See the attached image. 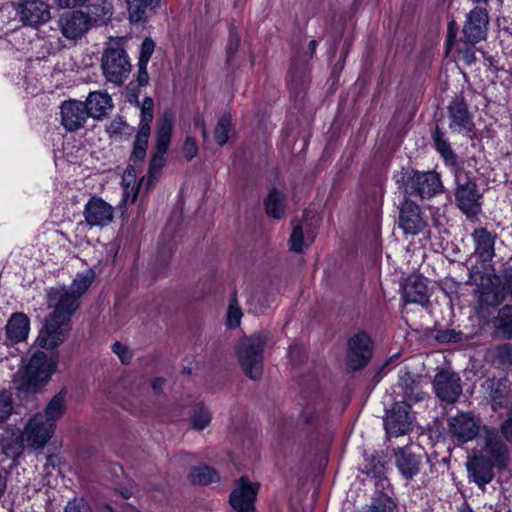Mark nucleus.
<instances>
[{
	"label": "nucleus",
	"instance_id": "1",
	"mask_svg": "<svg viewBox=\"0 0 512 512\" xmlns=\"http://www.w3.org/2000/svg\"><path fill=\"white\" fill-rule=\"evenodd\" d=\"M57 363V356L49 359L44 352H35L24 370L18 373L16 389L25 394L40 392L56 371Z\"/></svg>",
	"mask_w": 512,
	"mask_h": 512
},
{
	"label": "nucleus",
	"instance_id": "2",
	"mask_svg": "<svg viewBox=\"0 0 512 512\" xmlns=\"http://www.w3.org/2000/svg\"><path fill=\"white\" fill-rule=\"evenodd\" d=\"M454 198L458 209L467 217H477L482 211L483 193L476 177L463 167L454 169Z\"/></svg>",
	"mask_w": 512,
	"mask_h": 512
},
{
	"label": "nucleus",
	"instance_id": "3",
	"mask_svg": "<svg viewBox=\"0 0 512 512\" xmlns=\"http://www.w3.org/2000/svg\"><path fill=\"white\" fill-rule=\"evenodd\" d=\"M121 37L109 38L101 56V69L104 78L113 84L121 85L129 76L132 65Z\"/></svg>",
	"mask_w": 512,
	"mask_h": 512
},
{
	"label": "nucleus",
	"instance_id": "4",
	"mask_svg": "<svg viewBox=\"0 0 512 512\" xmlns=\"http://www.w3.org/2000/svg\"><path fill=\"white\" fill-rule=\"evenodd\" d=\"M267 343V335L263 332L254 333L241 339L237 355L246 376L258 380L263 374V351Z\"/></svg>",
	"mask_w": 512,
	"mask_h": 512
},
{
	"label": "nucleus",
	"instance_id": "5",
	"mask_svg": "<svg viewBox=\"0 0 512 512\" xmlns=\"http://www.w3.org/2000/svg\"><path fill=\"white\" fill-rule=\"evenodd\" d=\"M173 132V118L171 113L165 112L157 124L155 135V149L149 163V175L154 177L158 175L165 163V154L167 153Z\"/></svg>",
	"mask_w": 512,
	"mask_h": 512
},
{
	"label": "nucleus",
	"instance_id": "6",
	"mask_svg": "<svg viewBox=\"0 0 512 512\" xmlns=\"http://www.w3.org/2000/svg\"><path fill=\"white\" fill-rule=\"evenodd\" d=\"M71 329L72 321L48 314L36 343L39 347L47 350L57 348L68 339Z\"/></svg>",
	"mask_w": 512,
	"mask_h": 512
},
{
	"label": "nucleus",
	"instance_id": "7",
	"mask_svg": "<svg viewBox=\"0 0 512 512\" xmlns=\"http://www.w3.org/2000/svg\"><path fill=\"white\" fill-rule=\"evenodd\" d=\"M372 356V340L365 332H359L347 341L346 366L356 372L367 366Z\"/></svg>",
	"mask_w": 512,
	"mask_h": 512
},
{
	"label": "nucleus",
	"instance_id": "8",
	"mask_svg": "<svg viewBox=\"0 0 512 512\" xmlns=\"http://www.w3.org/2000/svg\"><path fill=\"white\" fill-rule=\"evenodd\" d=\"M442 189L443 185L440 175L435 171H412L405 185V192L407 194L416 195L422 199H429L441 193Z\"/></svg>",
	"mask_w": 512,
	"mask_h": 512
},
{
	"label": "nucleus",
	"instance_id": "9",
	"mask_svg": "<svg viewBox=\"0 0 512 512\" xmlns=\"http://www.w3.org/2000/svg\"><path fill=\"white\" fill-rule=\"evenodd\" d=\"M47 304L52 309L49 314L57 318L72 321V317L79 309L81 300L77 299L64 285L52 287L47 291Z\"/></svg>",
	"mask_w": 512,
	"mask_h": 512
},
{
	"label": "nucleus",
	"instance_id": "10",
	"mask_svg": "<svg viewBox=\"0 0 512 512\" xmlns=\"http://www.w3.org/2000/svg\"><path fill=\"white\" fill-rule=\"evenodd\" d=\"M259 483L251 482L247 476H242L235 482V488L230 493L229 503L236 512H255V501Z\"/></svg>",
	"mask_w": 512,
	"mask_h": 512
},
{
	"label": "nucleus",
	"instance_id": "11",
	"mask_svg": "<svg viewBox=\"0 0 512 512\" xmlns=\"http://www.w3.org/2000/svg\"><path fill=\"white\" fill-rule=\"evenodd\" d=\"M433 390L440 401L454 404L462 394L461 378L453 371L442 369L434 376Z\"/></svg>",
	"mask_w": 512,
	"mask_h": 512
},
{
	"label": "nucleus",
	"instance_id": "12",
	"mask_svg": "<svg viewBox=\"0 0 512 512\" xmlns=\"http://www.w3.org/2000/svg\"><path fill=\"white\" fill-rule=\"evenodd\" d=\"M480 419L472 412H458L448 419V432L459 443H467L477 437Z\"/></svg>",
	"mask_w": 512,
	"mask_h": 512
},
{
	"label": "nucleus",
	"instance_id": "13",
	"mask_svg": "<svg viewBox=\"0 0 512 512\" xmlns=\"http://www.w3.org/2000/svg\"><path fill=\"white\" fill-rule=\"evenodd\" d=\"M48 0L18 2L15 7L19 21L24 26L38 28L50 21L51 12Z\"/></svg>",
	"mask_w": 512,
	"mask_h": 512
},
{
	"label": "nucleus",
	"instance_id": "14",
	"mask_svg": "<svg viewBox=\"0 0 512 512\" xmlns=\"http://www.w3.org/2000/svg\"><path fill=\"white\" fill-rule=\"evenodd\" d=\"M54 430L52 422L45 421L44 416L38 413L28 421L22 435L28 447L41 449L50 440Z\"/></svg>",
	"mask_w": 512,
	"mask_h": 512
},
{
	"label": "nucleus",
	"instance_id": "15",
	"mask_svg": "<svg viewBox=\"0 0 512 512\" xmlns=\"http://www.w3.org/2000/svg\"><path fill=\"white\" fill-rule=\"evenodd\" d=\"M58 22L62 35L69 40L81 39L92 26V18L81 10L63 13Z\"/></svg>",
	"mask_w": 512,
	"mask_h": 512
},
{
	"label": "nucleus",
	"instance_id": "16",
	"mask_svg": "<svg viewBox=\"0 0 512 512\" xmlns=\"http://www.w3.org/2000/svg\"><path fill=\"white\" fill-rule=\"evenodd\" d=\"M114 207L101 197L93 195L84 206L83 216L89 227H106L114 219Z\"/></svg>",
	"mask_w": 512,
	"mask_h": 512
},
{
	"label": "nucleus",
	"instance_id": "17",
	"mask_svg": "<svg viewBox=\"0 0 512 512\" xmlns=\"http://www.w3.org/2000/svg\"><path fill=\"white\" fill-rule=\"evenodd\" d=\"M398 225L405 234L411 235L419 234L427 225L419 205L408 197L399 206Z\"/></svg>",
	"mask_w": 512,
	"mask_h": 512
},
{
	"label": "nucleus",
	"instance_id": "18",
	"mask_svg": "<svg viewBox=\"0 0 512 512\" xmlns=\"http://www.w3.org/2000/svg\"><path fill=\"white\" fill-rule=\"evenodd\" d=\"M489 23L488 12L485 8L475 7L466 17L462 29V40L465 43L477 44L485 38Z\"/></svg>",
	"mask_w": 512,
	"mask_h": 512
},
{
	"label": "nucleus",
	"instance_id": "19",
	"mask_svg": "<svg viewBox=\"0 0 512 512\" xmlns=\"http://www.w3.org/2000/svg\"><path fill=\"white\" fill-rule=\"evenodd\" d=\"M61 125L67 132L73 133L85 127L89 115L82 101L69 99L60 106Z\"/></svg>",
	"mask_w": 512,
	"mask_h": 512
},
{
	"label": "nucleus",
	"instance_id": "20",
	"mask_svg": "<svg viewBox=\"0 0 512 512\" xmlns=\"http://www.w3.org/2000/svg\"><path fill=\"white\" fill-rule=\"evenodd\" d=\"M484 432V446L481 454L486 455L496 465V468L504 469L509 462L507 445L502 441L496 429L485 428Z\"/></svg>",
	"mask_w": 512,
	"mask_h": 512
},
{
	"label": "nucleus",
	"instance_id": "21",
	"mask_svg": "<svg viewBox=\"0 0 512 512\" xmlns=\"http://www.w3.org/2000/svg\"><path fill=\"white\" fill-rule=\"evenodd\" d=\"M412 405L396 402L388 411L385 420V429L388 433L399 436L408 433L412 428L410 408Z\"/></svg>",
	"mask_w": 512,
	"mask_h": 512
},
{
	"label": "nucleus",
	"instance_id": "22",
	"mask_svg": "<svg viewBox=\"0 0 512 512\" xmlns=\"http://www.w3.org/2000/svg\"><path fill=\"white\" fill-rule=\"evenodd\" d=\"M447 109L450 120L449 127L451 129L466 132L474 130L473 116L463 95L453 98Z\"/></svg>",
	"mask_w": 512,
	"mask_h": 512
},
{
	"label": "nucleus",
	"instance_id": "23",
	"mask_svg": "<svg viewBox=\"0 0 512 512\" xmlns=\"http://www.w3.org/2000/svg\"><path fill=\"white\" fill-rule=\"evenodd\" d=\"M394 458L397 469L406 480L412 479L420 472L422 455L415 452L412 446L394 449Z\"/></svg>",
	"mask_w": 512,
	"mask_h": 512
},
{
	"label": "nucleus",
	"instance_id": "24",
	"mask_svg": "<svg viewBox=\"0 0 512 512\" xmlns=\"http://www.w3.org/2000/svg\"><path fill=\"white\" fill-rule=\"evenodd\" d=\"M402 298L405 303L427 306L430 300L425 278L419 274L409 275L402 285Z\"/></svg>",
	"mask_w": 512,
	"mask_h": 512
},
{
	"label": "nucleus",
	"instance_id": "25",
	"mask_svg": "<svg viewBox=\"0 0 512 512\" xmlns=\"http://www.w3.org/2000/svg\"><path fill=\"white\" fill-rule=\"evenodd\" d=\"M471 238L474 243L475 257L482 263L491 262L495 256L497 234L485 227H477L473 230Z\"/></svg>",
	"mask_w": 512,
	"mask_h": 512
},
{
	"label": "nucleus",
	"instance_id": "26",
	"mask_svg": "<svg viewBox=\"0 0 512 512\" xmlns=\"http://www.w3.org/2000/svg\"><path fill=\"white\" fill-rule=\"evenodd\" d=\"M469 478L479 487L490 483L494 477L493 468L496 467L486 455L479 454L468 458L466 463Z\"/></svg>",
	"mask_w": 512,
	"mask_h": 512
},
{
	"label": "nucleus",
	"instance_id": "27",
	"mask_svg": "<svg viewBox=\"0 0 512 512\" xmlns=\"http://www.w3.org/2000/svg\"><path fill=\"white\" fill-rule=\"evenodd\" d=\"M128 21L133 25H144L156 14L161 0H124Z\"/></svg>",
	"mask_w": 512,
	"mask_h": 512
},
{
	"label": "nucleus",
	"instance_id": "28",
	"mask_svg": "<svg viewBox=\"0 0 512 512\" xmlns=\"http://www.w3.org/2000/svg\"><path fill=\"white\" fill-rule=\"evenodd\" d=\"M83 103L89 117L95 120H102L113 108L111 96L103 91L90 92Z\"/></svg>",
	"mask_w": 512,
	"mask_h": 512
},
{
	"label": "nucleus",
	"instance_id": "29",
	"mask_svg": "<svg viewBox=\"0 0 512 512\" xmlns=\"http://www.w3.org/2000/svg\"><path fill=\"white\" fill-rule=\"evenodd\" d=\"M29 329V317L23 312H15L5 326L6 338L11 344H18L27 339Z\"/></svg>",
	"mask_w": 512,
	"mask_h": 512
},
{
	"label": "nucleus",
	"instance_id": "30",
	"mask_svg": "<svg viewBox=\"0 0 512 512\" xmlns=\"http://www.w3.org/2000/svg\"><path fill=\"white\" fill-rule=\"evenodd\" d=\"M422 376L406 371L399 380V386L403 392V401L407 404H415L424 399L425 393L421 388Z\"/></svg>",
	"mask_w": 512,
	"mask_h": 512
},
{
	"label": "nucleus",
	"instance_id": "31",
	"mask_svg": "<svg viewBox=\"0 0 512 512\" xmlns=\"http://www.w3.org/2000/svg\"><path fill=\"white\" fill-rule=\"evenodd\" d=\"M24 443V437L19 430L6 429L0 436L2 454L14 461H17L23 454Z\"/></svg>",
	"mask_w": 512,
	"mask_h": 512
},
{
	"label": "nucleus",
	"instance_id": "32",
	"mask_svg": "<svg viewBox=\"0 0 512 512\" xmlns=\"http://www.w3.org/2000/svg\"><path fill=\"white\" fill-rule=\"evenodd\" d=\"M150 135L151 130L138 128V131L135 135V139L133 141L132 151L129 158V161L132 162L134 165L142 163L145 160Z\"/></svg>",
	"mask_w": 512,
	"mask_h": 512
},
{
	"label": "nucleus",
	"instance_id": "33",
	"mask_svg": "<svg viewBox=\"0 0 512 512\" xmlns=\"http://www.w3.org/2000/svg\"><path fill=\"white\" fill-rule=\"evenodd\" d=\"M266 213L270 218L281 219L286 211V196L276 188H272L265 201Z\"/></svg>",
	"mask_w": 512,
	"mask_h": 512
},
{
	"label": "nucleus",
	"instance_id": "34",
	"mask_svg": "<svg viewBox=\"0 0 512 512\" xmlns=\"http://www.w3.org/2000/svg\"><path fill=\"white\" fill-rule=\"evenodd\" d=\"M66 391L61 390L53 398L49 401L47 406L44 409L45 421L52 422V425L55 426V422L59 420L65 413L66 410Z\"/></svg>",
	"mask_w": 512,
	"mask_h": 512
},
{
	"label": "nucleus",
	"instance_id": "35",
	"mask_svg": "<svg viewBox=\"0 0 512 512\" xmlns=\"http://www.w3.org/2000/svg\"><path fill=\"white\" fill-rule=\"evenodd\" d=\"M132 97L129 99V102H134L137 106H140V122L138 128H143L146 130H151V123L154 118V100L147 96L143 99L142 103L139 102V93L135 92L132 94Z\"/></svg>",
	"mask_w": 512,
	"mask_h": 512
},
{
	"label": "nucleus",
	"instance_id": "36",
	"mask_svg": "<svg viewBox=\"0 0 512 512\" xmlns=\"http://www.w3.org/2000/svg\"><path fill=\"white\" fill-rule=\"evenodd\" d=\"M433 140L436 150L443 157L445 163L447 165L453 166V169H455L456 167H460L459 165H457L456 154L453 152L450 143L444 138V133L441 131L439 126H436L435 128Z\"/></svg>",
	"mask_w": 512,
	"mask_h": 512
},
{
	"label": "nucleus",
	"instance_id": "37",
	"mask_svg": "<svg viewBox=\"0 0 512 512\" xmlns=\"http://www.w3.org/2000/svg\"><path fill=\"white\" fill-rule=\"evenodd\" d=\"M388 465L387 454L383 451L376 452L366 460L364 472L368 475H372L375 478H384Z\"/></svg>",
	"mask_w": 512,
	"mask_h": 512
},
{
	"label": "nucleus",
	"instance_id": "38",
	"mask_svg": "<svg viewBox=\"0 0 512 512\" xmlns=\"http://www.w3.org/2000/svg\"><path fill=\"white\" fill-rule=\"evenodd\" d=\"M218 472L207 465L194 467L190 470L189 480L194 485H209L219 481Z\"/></svg>",
	"mask_w": 512,
	"mask_h": 512
},
{
	"label": "nucleus",
	"instance_id": "39",
	"mask_svg": "<svg viewBox=\"0 0 512 512\" xmlns=\"http://www.w3.org/2000/svg\"><path fill=\"white\" fill-rule=\"evenodd\" d=\"M506 379L489 378L484 382V388L494 405L502 406L507 394Z\"/></svg>",
	"mask_w": 512,
	"mask_h": 512
},
{
	"label": "nucleus",
	"instance_id": "40",
	"mask_svg": "<svg viewBox=\"0 0 512 512\" xmlns=\"http://www.w3.org/2000/svg\"><path fill=\"white\" fill-rule=\"evenodd\" d=\"M94 279L95 273L92 269H88L84 273L77 274L76 278L68 288V292H72L74 296H77L78 300H81V297L87 292Z\"/></svg>",
	"mask_w": 512,
	"mask_h": 512
},
{
	"label": "nucleus",
	"instance_id": "41",
	"mask_svg": "<svg viewBox=\"0 0 512 512\" xmlns=\"http://www.w3.org/2000/svg\"><path fill=\"white\" fill-rule=\"evenodd\" d=\"M112 5L107 0H95L88 5V13L95 23H104L112 15Z\"/></svg>",
	"mask_w": 512,
	"mask_h": 512
},
{
	"label": "nucleus",
	"instance_id": "42",
	"mask_svg": "<svg viewBox=\"0 0 512 512\" xmlns=\"http://www.w3.org/2000/svg\"><path fill=\"white\" fill-rule=\"evenodd\" d=\"M395 504L385 493L378 491L369 505L363 507L362 512H393Z\"/></svg>",
	"mask_w": 512,
	"mask_h": 512
},
{
	"label": "nucleus",
	"instance_id": "43",
	"mask_svg": "<svg viewBox=\"0 0 512 512\" xmlns=\"http://www.w3.org/2000/svg\"><path fill=\"white\" fill-rule=\"evenodd\" d=\"M494 325L508 338H512V305H505L498 311Z\"/></svg>",
	"mask_w": 512,
	"mask_h": 512
},
{
	"label": "nucleus",
	"instance_id": "44",
	"mask_svg": "<svg viewBox=\"0 0 512 512\" xmlns=\"http://www.w3.org/2000/svg\"><path fill=\"white\" fill-rule=\"evenodd\" d=\"M232 127V119L229 114H223L215 127L214 130V136L217 144L219 146H224L228 139H229V133Z\"/></svg>",
	"mask_w": 512,
	"mask_h": 512
},
{
	"label": "nucleus",
	"instance_id": "45",
	"mask_svg": "<svg viewBox=\"0 0 512 512\" xmlns=\"http://www.w3.org/2000/svg\"><path fill=\"white\" fill-rule=\"evenodd\" d=\"M133 131L131 127L121 116L115 117L106 126V132L112 137L122 136L123 134L130 135Z\"/></svg>",
	"mask_w": 512,
	"mask_h": 512
},
{
	"label": "nucleus",
	"instance_id": "46",
	"mask_svg": "<svg viewBox=\"0 0 512 512\" xmlns=\"http://www.w3.org/2000/svg\"><path fill=\"white\" fill-rule=\"evenodd\" d=\"M240 43V35L234 29H230L228 43L226 46V64L228 67L233 65L240 47Z\"/></svg>",
	"mask_w": 512,
	"mask_h": 512
},
{
	"label": "nucleus",
	"instance_id": "47",
	"mask_svg": "<svg viewBox=\"0 0 512 512\" xmlns=\"http://www.w3.org/2000/svg\"><path fill=\"white\" fill-rule=\"evenodd\" d=\"M242 310L238 305L236 291L233 292L227 313V325L231 328H235L240 324L242 318Z\"/></svg>",
	"mask_w": 512,
	"mask_h": 512
},
{
	"label": "nucleus",
	"instance_id": "48",
	"mask_svg": "<svg viewBox=\"0 0 512 512\" xmlns=\"http://www.w3.org/2000/svg\"><path fill=\"white\" fill-rule=\"evenodd\" d=\"M192 427L196 430H203L210 424L211 415L209 411L203 406L199 405L195 407L194 413L191 417Z\"/></svg>",
	"mask_w": 512,
	"mask_h": 512
},
{
	"label": "nucleus",
	"instance_id": "49",
	"mask_svg": "<svg viewBox=\"0 0 512 512\" xmlns=\"http://www.w3.org/2000/svg\"><path fill=\"white\" fill-rule=\"evenodd\" d=\"M14 411L12 395L6 390H0V423L9 419Z\"/></svg>",
	"mask_w": 512,
	"mask_h": 512
},
{
	"label": "nucleus",
	"instance_id": "50",
	"mask_svg": "<svg viewBox=\"0 0 512 512\" xmlns=\"http://www.w3.org/2000/svg\"><path fill=\"white\" fill-rule=\"evenodd\" d=\"M289 248L295 253H303L306 246L304 242V233L301 225L294 226L289 238Z\"/></svg>",
	"mask_w": 512,
	"mask_h": 512
},
{
	"label": "nucleus",
	"instance_id": "51",
	"mask_svg": "<svg viewBox=\"0 0 512 512\" xmlns=\"http://www.w3.org/2000/svg\"><path fill=\"white\" fill-rule=\"evenodd\" d=\"M461 44L457 48L458 58L467 65H471L476 61L475 44L465 43L462 38Z\"/></svg>",
	"mask_w": 512,
	"mask_h": 512
},
{
	"label": "nucleus",
	"instance_id": "52",
	"mask_svg": "<svg viewBox=\"0 0 512 512\" xmlns=\"http://www.w3.org/2000/svg\"><path fill=\"white\" fill-rule=\"evenodd\" d=\"M463 338V334L461 331H456L454 329H443L437 331L435 335V339L439 343H457L461 341Z\"/></svg>",
	"mask_w": 512,
	"mask_h": 512
},
{
	"label": "nucleus",
	"instance_id": "53",
	"mask_svg": "<svg viewBox=\"0 0 512 512\" xmlns=\"http://www.w3.org/2000/svg\"><path fill=\"white\" fill-rule=\"evenodd\" d=\"M154 50L155 42L150 37L144 38L141 44L138 62L148 63Z\"/></svg>",
	"mask_w": 512,
	"mask_h": 512
},
{
	"label": "nucleus",
	"instance_id": "54",
	"mask_svg": "<svg viewBox=\"0 0 512 512\" xmlns=\"http://www.w3.org/2000/svg\"><path fill=\"white\" fill-rule=\"evenodd\" d=\"M198 151L199 149L196 139L192 136H187L183 144L184 157L188 161H191L194 157L197 156Z\"/></svg>",
	"mask_w": 512,
	"mask_h": 512
},
{
	"label": "nucleus",
	"instance_id": "55",
	"mask_svg": "<svg viewBox=\"0 0 512 512\" xmlns=\"http://www.w3.org/2000/svg\"><path fill=\"white\" fill-rule=\"evenodd\" d=\"M64 512H91V508L83 498H74L67 503Z\"/></svg>",
	"mask_w": 512,
	"mask_h": 512
},
{
	"label": "nucleus",
	"instance_id": "56",
	"mask_svg": "<svg viewBox=\"0 0 512 512\" xmlns=\"http://www.w3.org/2000/svg\"><path fill=\"white\" fill-rule=\"evenodd\" d=\"M112 351L119 357L123 364H128L131 362L132 354L128 347L123 345L121 342L116 341L112 345Z\"/></svg>",
	"mask_w": 512,
	"mask_h": 512
},
{
	"label": "nucleus",
	"instance_id": "57",
	"mask_svg": "<svg viewBox=\"0 0 512 512\" xmlns=\"http://www.w3.org/2000/svg\"><path fill=\"white\" fill-rule=\"evenodd\" d=\"M288 355L293 365L298 366L302 363L305 352L301 345L294 344L289 347Z\"/></svg>",
	"mask_w": 512,
	"mask_h": 512
},
{
	"label": "nucleus",
	"instance_id": "58",
	"mask_svg": "<svg viewBox=\"0 0 512 512\" xmlns=\"http://www.w3.org/2000/svg\"><path fill=\"white\" fill-rule=\"evenodd\" d=\"M147 65L148 63L144 62H138L137 67V76H136V82L138 87H145L149 84V74L147 71Z\"/></svg>",
	"mask_w": 512,
	"mask_h": 512
},
{
	"label": "nucleus",
	"instance_id": "59",
	"mask_svg": "<svg viewBox=\"0 0 512 512\" xmlns=\"http://www.w3.org/2000/svg\"><path fill=\"white\" fill-rule=\"evenodd\" d=\"M502 288L507 293L512 287V267H506L501 272Z\"/></svg>",
	"mask_w": 512,
	"mask_h": 512
},
{
	"label": "nucleus",
	"instance_id": "60",
	"mask_svg": "<svg viewBox=\"0 0 512 512\" xmlns=\"http://www.w3.org/2000/svg\"><path fill=\"white\" fill-rule=\"evenodd\" d=\"M500 431L508 442H512V417L503 421L500 426Z\"/></svg>",
	"mask_w": 512,
	"mask_h": 512
},
{
	"label": "nucleus",
	"instance_id": "61",
	"mask_svg": "<svg viewBox=\"0 0 512 512\" xmlns=\"http://www.w3.org/2000/svg\"><path fill=\"white\" fill-rule=\"evenodd\" d=\"M454 21L450 22L448 25V36L446 40V52L449 53L455 43L456 40V31L454 30Z\"/></svg>",
	"mask_w": 512,
	"mask_h": 512
},
{
	"label": "nucleus",
	"instance_id": "62",
	"mask_svg": "<svg viewBox=\"0 0 512 512\" xmlns=\"http://www.w3.org/2000/svg\"><path fill=\"white\" fill-rule=\"evenodd\" d=\"M54 2L60 8H74L83 6L87 0H54Z\"/></svg>",
	"mask_w": 512,
	"mask_h": 512
},
{
	"label": "nucleus",
	"instance_id": "63",
	"mask_svg": "<svg viewBox=\"0 0 512 512\" xmlns=\"http://www.w3.org/2000/svg\"><path fill=\"white\" fill-rule=\"evenodd\" d=\"M138 190L134 187L131 188V191H129L127 188L125 189V192L123 194L122 203H127L129 201V198L131 197L130 202L134 203L137 199Z\"/></svg>",
	"mask_w": 512,
	"mask_h": 512
},
{
	"label": "nucleus",
	"instance_id": "64",
	"mask_svg": "<svg viewBox=\"0 0 512 512\" xmlns=\"http://www.w3.org/2000/svg\"><path fill=\"white\" fill-rule=\"evenodd\" d=\"M163 385H164L163 378H156L152 381V388L156 393L161 392Z\"/></svg>",
	"mask_w": 512,
	"mask_h": 512
}]
</instances>
